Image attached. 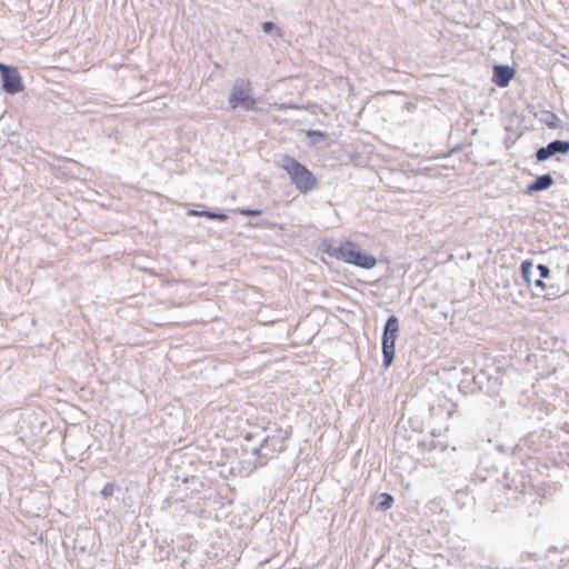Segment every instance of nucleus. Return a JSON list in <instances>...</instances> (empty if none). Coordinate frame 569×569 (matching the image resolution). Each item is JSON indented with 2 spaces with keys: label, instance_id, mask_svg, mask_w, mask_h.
<instances>
[{
  "label": "nucleus",
  "instance_id": "nucleus-2",
  "mask_svg": "<svg viewBox=\"0 0 569 569\" xmlns=\"http://www.w3.org/2000/svg\"><path fill=\"white\" fill-rule=\"evenodd\" d=\"M328 252L331 257L359 268L372 269L377 264V259L373 256L360 251L350 242L331 247Z\"/></svg>",
  "mask_w": 569,
  "mask_h": 569
},
{
  "label": "nucleus",
  "instance_id": "nucleus-4",
  "mask_svg": "<svg viewBox=\"0 0 569 569\" xmlns=\"http://www.w3.org/2000/svg\"><path fill=\"white\" fill-rule=\"evenodd\" d=\"M400 330L399 319L397 316L391 315L388 317L382 332V365L385 368L391 366L395 358L396 340Z\"/></svg>",
  "mask_w": 569,
  "mask_h": 569
},
{
  "label": "nucleus",
  "instance_id": "nucleus-24",
  "mask_svg": "<svg viewBox=\"0 0 569 569\" xmlns=\"http://www.w3.org/2000/svg\"><path fill=\"white\" fill-rule=\"evenodd\" d=\"M252 436L251 435H247L246 436V440H251Z\"/></svg>",
  "mask_w": 569,
  "mask_h": 569
},
{
  "label": "nucleus",
  "instance_id": "nucleus-14",
  "mask_svg": "<svg viewBox=\"0 0 569 569\" xmlns=\"http://www.w3.org/2000/svg\"><path fill=\"white\" fill-rule=\"evenodd\" d=\"M119 487L117 483H113V482H108L106 483V486L102 488L101 490V495L107 498V497H111L116 490H118Z\"/></svg>",
  "mask_w": 569,
  "mask_h": 569
},
{
  "label": "nucleus",
  "instance_id": "nucleus-22",
  "mask_svg": "<svg viewBox=\"0 0 569 569\" xmlns=\"http://www.w3.org/2000/svg\"><path fill=\"white\" fill-rule=\"evenodd\" d=\"M295 107L293 106H286V104H281L279 107L280 110H283V109H293Z\"/></svg>",
  "mask_w": 569,
  "mask_h": 569
},
{
  "label": "nucleus",
  "instance_id": "nucleus-6",
  "mask_svg": "<svg viewBox=\"0 0 569 569\" xmlns=\"http://www.w3.org/2000/svg\"><path fill=\"white\" fill-rule=\"evenodd\" d=\"M2 89L9 94H16L23 90L22 79L16 67L0 63Z\"/></svg>",
  "mask_w": 569,
  "mask_h": 569
},
{
  "label": "nucleus",
  "instance_id": "nucleus-23",
  "mask_svg": "<svg viewBox=\"0 0 569 569\" xmlns=\"http://www.w3.org/2000/svg\"><path fill=\"white\" fill-rule=\"evenodd\" d=\"M200 212H201V211L190 210V211H189V214H191V216H199V213H200Z\"/></svg>",
  "mask_w": 569,
  "mask_h": 569
},
{
  "label": "nucleus",
  "instance_id": "nucleus-8",
  "mask_svg": "<svg viewBox=\"0 0 569 569\" xmlns=\"http://www.w3.org/2000/svg\"><path fill=\"white\" fill-rule=\"evenodd\" d=\"M515 76V71L509 66L498 64L493 67V82L500 87H507Z\"/></svg>",
  "mask_w": 569,
  "mask_h": 569
},
{
  "label": "nucleus",
  "instance_id": "nucleus-20",
  "mask_svg": "<svg viewBox=\"0 0 569 569\" xmlns=\"http://www.w3.org/2000/svg\"><path fill=\"white\" fill-rule=\"evenodd\" d=\"M308 136L309 137H316V138H319V137L322 138L325 136V133L321 132V131L312 130V131L308 132Z\"/></svg>",
  "mask_w": 569,
  "mask_h": 569
},
{
  "label": "nucleus",
  "instance_id": "nucleus-12",
  "mask_svg": "<svg viewBox=\"0 0 569 569\" xmlns=\"http://www.w3.org/2000/svg\"><path fill=\"white\" fill-rule=\"evenodd\" d=\"M261 28H262L263 32H266V33H270V34L274 33L276 36H281L280 28L271 21L263 22L261 24Z\"/></svg>",
  "mask_w": 569,
  "mask_h": 569
},
{
  "label": "nucleus",
  "instance_id": "nucleus-21",
  "mask_svg": "<svg viewBox=\"0 0 569 569\" xmlns=\"http://www.w3.org/2000/svg\"><path fill=\"white\" fill-rule=\"evenodd\" d=\"M547 299H555L558 295L556 292H546L542 295Z\"/></svg>",
  "mask_w": 569,
  "mask_h": 569
},
{
  "label": "nucleus",
  "instance_id": "nucleus-7",
  "mask_svg": "<svg viewBox=\"0 0 569 569\" xmlns=\"http://www.w3.org/2000/svg\"><path fill=\"white\" fill-rule=\"evenodd\" d=\"M569 151V141L565 140H553L549 142L546 147H541L536 152V158L538 161H547L549 158L557 153L565 154Z\"/></svg>",
  "mask_w": 569,
  "mask_h": 569
},
{
  "label": "nucleus",
  "instance_id": "nucleus-17",
  "mask_svg": "<svg viewBox=\"0 0 569 569\" xmlns=\"http://www.w3.org/2000/svg\"><path fill=\"white\" fill-rule=\"evenodd\" d=\"M239 213L242 214V216H248V217H257V216H260L262 213V210H259V209H240Z\"/></svg>",
  "mask_w": 569,
  "mask_h": 569
},
{
  "label": "nucleus",
  "instance_id": "nucleus-25",
  "mask_svg": "<svg viewBox=\"0 0 569 569\" xmlns=\"http://www.w3.org/2000/svg\"><path fill=\"white\" fill-rule=\"evenodd\" d=\"M552 119H557L555 113H549Z\"/></svg>",
  "mask_w": 569,
  "mask_h": 569
},
{
  "label": "nucleus",
  "instance_id": "nucleus-9",
  "mask_svg": "<svg viewBox=\"0 0 569 569\" xmlns=\"http://www.w3.org/2000/svg\"><path fill=\"white\" fill-rule=\"evenodd\" d=\"M553 183V179L550 173H545L537 177L530 184L527 186L526 193L532 194L549 189Z\"/></svg>",
  "mask_w": 569,
  "mask_h": 569
},
{
  "label": "nucleus",
  "instance_id": "nucleus-15",
  "mask_svg": "<svg viewBox=\"0 0 569 569\" xmlns=\"http://www.w3.org/2000/svg\"><path fill=\"white\" fill-rule=\"evenodd\" d=\"M536 270L538 272V277H540V278L547 279L550 276V269L546 264H538L536 267Z\"/></svg>",
  "mask_w": 569,
  "mask_h": 569
},
{
  "label": "nucleus",
  "instance_id": "nucleus-13",
  "mask_svg": "<svg viewBox=\"0 0 569 569\" xmlns=\"http://www.w3.org/2000/svg\"><path fill=\"white\" fill-rule=\"evenodd\" d=\"M199 216L207 217L209 219H217V220H220V221H226L228 219V216L224 214V213L214 212V211H208V210H202L199 213Z\"/></svg>",
  "mask_w": 569,
  "mask_h": 569
},
{
  "label": "nucleus",
  "instance_id": "nucleus-3",
  "mask_svg": "<svg viewBox=\"0 0 569 569\" xmlns=\"http://www.w3.org/2000/svg\"><path fill=\"white\" fill-rule=\"evenodd\" d=\"M228 103L231 110H237L239 108L243 111L254 110L257 101L253 97V88L249 79L237 78L234 80Z\"/></svg>",
  "mask_w": 569,
  "mask_h": 569
},
{
  "label": "nucleus",
  "instance_id": "nucleus-18",
  "mask_svg": "<svg viewBox=\"0 0 569 569\" xmlns=\"http://www.w3.org/2000/svg\"><path fill=\"white\" fill-rule=\"evenodd\" d=\"M250 452H251V455H253L258 458H263V453H264L263 442L261 441L259 446L253 447L250 450Z\"/></svg>",
  "mask_w": 569,
  "mask_h": 569
},
{
  "label": "nucleus",
  "instance_id": "nucleus-1",
  "mask_svg": "<svg viewBox=\"0 0 569 569\" xmlns=\"http://www.w3.org/2000/svg\"><path fill=\"white\" fill-rule=\"evenodd\" d=\"M278 166L287 172L296 189L301 193H307L316 188L317 179L313 173L295 158L283 156L278 161Z\"/></svg>",
  "mask_w": 569,
  "mask_h": 569
},
{
  "label": "nucleus",
  "instance_id": "nucleus-11",
  "mask_svg": "<svg viewBox=\"0 0 569 569\" xmlns=\"http://www.w3.org/2000/svg\"><path fill=\"white\" fill-rule=\"evenodd\" d=\"M393 503V497L390 493L383 492L378 498L377 509L386 511L391 508Z\"/></svg>",
  "mask_w": 569,
  "mask_h": 569
},
{
  "label": "nucleus",
  "instance_id": "nucleus-5",
  "mask_svg": "<svg viewBox=\"0 0 569 569\" xmlns=\"http://www.w3.org/2000/svg\"><path fill=\"white\" fill-rule=\"evenodd\" d=\"M266 431H268V433L262 438V442L264 448L263 459L267 460L286 450L284 443L291 432L278 426L266 429Z\"/></svg>",
  "mask_w": 569,
  "mask_h": 569
},
{
  "label": "nucleus",
  "instance_id": "nucleus-10",
  "mask_svg": "<svg viewBox=\"0 0 569 569\" xmlns=\"http://www.w3.org/2000/svg\"><path fill=\"white\" fill-rule=\"evenodd\" d=\"M521 277L528 287L532 286L535 279H537V270L533 268L531 260H523L520 264Z\"/></svg>",
  "mask_w": 569,
  "mask_h": 569
},
{
  "label": "nucleus",
  "instance_id": "nucleus-26",
  "mask_svg": "<svg viewBox=\"0 0 569 569\" xmlns=\"http://www.w3.org/2000/svg\"><path fill=\"white\" fill-rule=\"evenodd\" d=\"M568 272H569V268H568Z\"/></svg>",
  "mask_w": 569,
  "mask_h": 569
},
{
  "label": "nucleus",
  "instance_id": "nucleus-19",
  "mask_svg": "<svg viewBox=\"0 0 569 569\" xmlns=\"http://www.w3.org/2000/svg\"><path fill=\"white\" fill-rule=\"evenodd\" d=\"M486 378L485 372H480L476 376H473V382L478 386L479 389H482V380Z\"/></svg>",
  "mask_w": 569,
  "mask_h": 569
},
{
  "label": "nucleus",
  "instance_id": "nucleus-16",
  "mask_svg": "<svg viewBox=\"0 0 569 569\" xmlns=\"http://www.w3.org/2000/svg\"><path fill=\"white\" fill-rule=\"evenodd\" d=\"M532 286H535V288L537 290H539V291L535 292L536 296H540V292L545 291V289H546L543 278H540V277H538L537 279L533 280Z\"/></svg>",
  "mask_w": 569,
  "mask_h": 569
}]
</instances>
